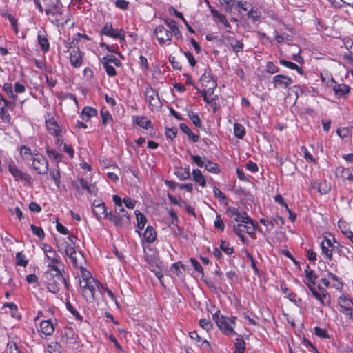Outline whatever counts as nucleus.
<instances>
[{
    "instance_id": "nucleus-43",
    "label": "nucleus",
    "mask_w": 353,
    "mask_h": 353,
    "mask_svg": "<svg viewBox=\"0 0 353 353\" xmlns=\"http://www.w3.org/2000/svg\"><path fill=\"white\" fill-rule=\"evenodd\" d=\"M49 172L56 185L59 188L61 183V174L59 165H56V168L54 169L50 170Z\"/></svg>"
},
{
    "instance_id": "nucleus-60",
    "label": "nucleus",
    "mask_w": 353,
    "mask_h": 353,
    "mask_svg": "<svg viewBox=\"0 0 353 353\" xmlns=\"http://www.w3.org/2000/svg\"><path fill=\"white\" fill-rule=\"evenodd\" d=\"M314 333L318 337L320 338L327 339L330 337L327 330L321 328L319 327H314Z\"/></svg>"
},
{
    "instance_id": "nucleus-37",
    "label": "nucleus",
    "mask_w": 353,
    "mask_h": 353,
    "mask_svg": "<svg viewBox=\"0 0 353 353\" xmlns=\"http://www.w3.org/2000/svg\"><path fill=\"white\" fill-rule=\"evenodd\" d=\"M201 83L205 88H212V83H216V81L211 77L210 74L204 73L200 78Z\"/></svg>"
},
{
    "instance_id": "nucleus-8",
    "label": "nucleus",
    "mask_w": 353,
    "mask_h": 353,
    "mask_svg": "<svg viewBox=\"0 0 353 353\" xmlns=\"http://www.w3.org/2000/svg\"><path fill=\"white\" fill-rule=\"evenodd\" d=\"M307 288L312 296L318 300L322 305H325L326 302L330 301V296L326 288L321 287L320 285H318L317 288H316V285L309 286Z\"/></svg>"
},
{
    "instance_id": "nucleus-15",
    "label": "nucleus",
    "mask_w": 353,
    "mask_h": 353,
    "mask_svg": "<svg viewBox=\"0 0 353 353\" xmlns=\"http://www.w3.org/2000/svg\"><path fill=\"white\" fill-rule=\"evenodd\" d=\"M43 5L45 7V12L47 15H61L62 12L59 6L61 2L59 0H42Z\"/></svg>"
},
{
    "instance_id": "nucleus-45",
    "label": "nucleus",
    "mask_w": 353,
    "mask_h": 353,
    "mask_svg": "<svg viewBox=\"0 0 353 353\" xmlns=\"http://www.w3.org/2000/svg\"><path fill=\"white\" fill-rule=\"evenodd\" d=\"M47 350L50 353H61V345L57 341H51L48 344Z\"/></svg>"
},
{
    "instance_id": "nucleus-31",
    "label": "nucleus",
    "mask_w": 353,
    "mask_h": 353,
    "mask_svg": "<svg viewBox=\"0 0 353 353\" xmlns=\"http://www.w3.org/2000/svg\"><path fill=\"white\" fill-rule=\"evenodd\" d=\"M192 179L201 187L206 186V181L205 176L203 175L201 171L199 169H194L192 171Z\"/></svg>"
},
{
    "instance_id": "nucleus-1",
    "label": "nucleus",
    "mask_w": 353,
    "mask_h": 353,
    "mask_svg": "<svg viewBox=\"0 0 353 353\" xmlns=\"http://www.w3.org/2000/svg\"><path fill=\"white\" fill-rule=\"evenodd\" d=\"M45 276L47 279L48 290L51 293L57 294V296L58 298L60 296L59 292L62 285H64L67 290H70V284L57 265H48V270L45 273Z\"/></svg>"
},
{
    "instance_id": "nucleus-2",
    "label": "nucleus",
    "mask_w": 353,
    "mask_h": 353,
    "mask_svg": "<svg viewBox=\"0 0 353 353\" xmlns=\"http://www.w3.org/2000/svg\"><path fill=\"white\" fill-rule=\"evenodd\" d=\"M57 246L59 252H64L70 258L73 266L85 263V257L81 252L77 251L67 239L61 238L57 240Z\"/></svg>"
},
{
    "instance_id": "nucleus-26",
    "label": "nucleus",
    "mask_w": 353,
    "mask_h": 353,
    "mask_svg": "<svg viewBox=\"0 0 353 353\" xmlns=\"http://www.w3.org/2000/svg\"><path fill=\"white\" fill-rule=\"evenodd\" d=\"M46 128L48 132L53 135L61 133V130L58 123L53 119H49L46 122Z\"/></svg>"
},
{
    "instance_id": "nucleus-33",
    "label": "nucleus",
    "mask_w": 353,
    "mask_h": 353,
    "mask_svg": "<svg viewBox=\"0 0 353 353\" xmlns=\"http://www.w3.org/2000/svg\"><path fill=\"white\" fill-rule=\"evenodd\" d=\"M46 152L50 159L56 161L57 165H58V163L62 161L63 157V154L59 153L55 150L50 148L49 146H46Z\"/></svg>"
},
{
    "instance_id": "nucleus-47",
    "label": "nucleus",
    "mask_w": 353,
    "mask_h": 353,
    "mask_svg": "<svg viewBox=\"0 0 353 353\" xmlns=\"http://www.w3.org/2000/svg\"><path fill=\"white\" fill-rule=\"evenodd\" d=\"M247 15L248 17L253 22L259 21L261 17V12H259L257 9H254L253 7H251L248 10Z\"/></svg>"
},
{
    "instance_id": "nucleus-35",
    "label": "nucleus",
    "mask_w": 353,
    "mask_h": 353,
    "mask_svg": "<svg viewBox=\"0 0 353 353\" xmlns=\"http://www.w3.org/2000/svg\"><path fill=\"white\" fill-rule=\"evenodd\" d=\"M180 129L186 134L188 137L194 142L196 143L199 141V135L194 134L192 132V130L189 128V127L185 123L179 124Z\"/></svg>"
},
{
    "instance_id": "nucleus-25",
    "label": "nucleus",
    "mask_w": 353,
    "mask_h": 353,
    "mask_svg": "<svg viewBox=\"0 0 353 353\" xmlns=\"http://www.w3.org/2000/svg\"><path fill=\"white\" fill-rule=\"evenodd\" d=\"M164 23L169 28V30L174 34L175 37H178V35H180V37H181V31L174 20L167 18L164 20Z\"/></svg>"
},
{
    "instance_id": "nucleus-58",
    "label": "nucleus",
    "mask_w": 353,
    "mask_h": 353,
    "mask_svg": "<svg viewBox=\"0 0 353 353\" xmlns=\"http://www.w3.org/2000/svg\"><path fill=\"white\" fill-rule=\"evenodd\" d=\"M188 153L189 154L190 158L192 161L200 168H202L205 165V162L202 160L201 157L199 155L192 154L189 150H188Z\"/></svg>"
},
{
    "instance_id": "nucleus-4",
    "label": "nucleus",
    "mask_w": 353,
    "mask_h": 353,
    "mask_svg": "<svg viewBox=\"0 0 353 353\" xmlns=\"http://www.w3.org/2000/svg\"><path fill=\"white\" fill-rule=\"evenodd\" d=\"M109 215V221L115 226L129 228L131 223L130 216L123 205L119 208L114 207V212H110Z\"/></svg>"
},
{
    "instance_id": "nucleus-27",
    "label": "nucleus",
    "mask_w": 353,
    "mask_h": 353,
    "mask_svg": "<svg viewBox=\"0 0 353 353\" xmlns=\"http://www.w3.org/2000/svg\"><path fill=\"white\" fill-rule=\"evenodd\" d=\"M174 174L181 181L190 179V172L189 165L185 168H176Z\"/></svg>"
},
{
    "instance_id": "nucleus-48",
    "label": "nucleus",
    "mask_w": 353,
    "mask_h": 353,
    "mask_svg": "<svg viewBox=\"0 0 353 353\" xmlns=\"http://www.w3.org/2000/svg\"><path fill=\"white\" fill-rule=\"evenodd\" d=\"M101 61H106L108 63H113L114 65L119 67L121 65V62L114 55L108 54L103 57Z\"/></svg>"
},
{
    "instance_id": "nucleus-10",
    "label": "nucleus",
    "mask_w": 353,
    "mask_h": 353,
    "mask_svg": "<svg viewBox=\"0 0 353 353\" xmlns=\"http://www.w3.org/2000/svg\"><path fill=\"white\" fill-rule=\"evenodd\" d=\"M101 34L113 39H118L121 41H125V31L121 29H114L112 25L110 23H106L101 29Z\"/></svg>"
},
{
    "instance_id": "nucleus-23",
    "label": "nucleus",
    "mask_w": 353,
    "mask_h": 353,
    "mask_svg": "<svg viewBox=\"0 0 353 353\" xmlns=\"http://www.w3.org/2000/svg\"><path fill=\"white\" fill-rule=\"evenodd\" d=\"M84 263H79L78 266H74L76 268H79L81 270V277L79 280V284L86 283L87 281H91V279H95L91 274V273L87 270L83 266Z\"/></svg>"
},
{
    "instance_id": "nucleus-21",
    "label": "nucleus",
    "mask_w": 353,
    "mask_h": 353,
    "mask_svg": "<svg viewBox=\"0 0 353 353\" xmlns=\"http://www.w3.org/2000/svg\"><path fill=\"white\" fill-rule=\"evenodd\" d=\"M305 274L307 279L305 285L307 287L316 285V280L318 278V276L316 274L313 270L310 269L309 265H306V268L305 269Z\"/></svg>"
},
{
    "instance_id": "nucleus-54",
    "label": "nucleus",
    "mask_w": 353,
    "mask_h": 353,
    "mask_svg": "<svg viewBox=\"0 0 353 353\" xmlns=\"http://www.w3.org/2000/svg\"><path fill=\"white\" fill-rule=\"evenodd\" d=\"M101 63L109 77H114L117 75V71L111 64L108 63L106 61H101Z\"/></svg>"
},
{
    "instance_id": "nucleus-44",
    "label": "nucleus",
    "mask_w": 353,
    "mask_h": 353,
    "mask_svg": "<svg viewBox=\"0 0 353 353\" xmlns=\"http://www.w3.org/2000/svg\"><path fill=\"white\" fill-rule=\"evenodd\" d=\"M203 167H205V168L211 173L219 174L221 172L219 165L216 163H214L209 160L206 161Z\"/></svg>"
},
{
    "instance_id": "nucleus-51",
    "label": "nucleus",
    "mask_w": 353,
    "mask_h": 353,
    "mask_svg": "<svg viewBox=\"0 0 353 353\" xmlns=\"http://www.w3.org/2000/svg\"><path fill=\"white\" fill-rule=\"evenodd\" d=\"M247 229V224L245 223H238L232 225V230L236 234H243Z\"/></svg>"
},
{
    "instance_id": "nucleus-40",
    "label": "nucleus",
    "mask_w": 353,
    "mask_h": 353,
    "mask_svg": "<svg viewBox=\"0 0 353 353\" xmlns=\"http://www.w3.org/2000/svg\"><path fill=\"white\" fill-rule=\"evenodd\" d=\"M234 134L236 138L243 139L245 134V129L244 126L241 123H235L234 124Z\"/></svg>"
},
{
    "instance_id": "nucleus-52",
    "label": "nucleus",
    "mask_w": 353,
    "mask_h": 353,
    "mask_svg": "<svg viewBox=\"0 0 353 353\" xmlns=\"http://www.w3.org/2000/svg\"><path fill=\"white\" fill-rule=\"evenodd\" d=\"M32 233L36 235L40 240H43L45 237V233L42 228L32 224L30 225Z\"/></svg>"
},
{
    "instance_id": "nucleus-28",
    "label": "nucleus",
    "mask_w": 353,
    "mask_h": 353,
    "mask_svg": "<svg viewBox=\"0 0 353 353\" xmlns=\"http://www.w3.org/2000/svg\"><path fill=\"white\" fill-rule=\"evenodd\" d=\"M97 115V110L90 106L84 107L81 113V117L86 121H88L91 117H96Z\"/></svg>"
},
{
    "instance_id": "nucleus-56",
    "label": "nucleus",
    "mask_w": 353,
    "mask_h": 353,
    "mask_svg": "<svg viewBox=\"0 0 353 353\" xmlns=\"http://www.w3.org/2000/svg\"><path fill=\"white\" fill-rule=\"evenodd\" d=\"M67 310L70 311V312L77 319L82 320V316L79 314V312L72 306L71 303L68 301L65 303Z\"/></svg>"
},
{
    "instance_id": "nucleus-62",
    "label": "nucleus",
    "mask_w": 353,
    "mask_h": 353,
    "mask_svg": "<svg viewBox=\"0 0 353 353\" xmlns=\"http://www.w3.org/2000/svg\"><path fill=\"white\" fill-rule=\"evenodd\" d=\"M101 116L102 118L103 125H107L110 121L112 120V117L108 111H101Z\"/></svg>"
},
{
    "instance_id": "nucleus-36",
    "label": "nucleus",
    "mask_w": 353,
    "mask_h": 353,
    "mask_svg": "<svg viewBox=\"0 0 353 353\" xmlns=\"http://www.w3.org/2000/svg\"><path fill=\"white\" fill-rule=\"evenodd\" d=\"M133 121H135L138 125L144 129L152 128L151 121L146 117L136 116L133 117Z\"/></svg>"
},
{
    "instance_id": "nucleus-11",
    "label": "nucleus",
    "mask_w": 353,
    "mask_h": 353,
    "mask_svg": "<svg viewBox=\"0 0 353 353\" xmlns=\"http://www.w3.org/2000/svg\"><path fill=\"white\" fill-rule=\"evenodd\" d=\"M338 303L341 312L353 321V301L345 295L340 296Z\"/></svg>"
},
{
    "instance_id": "nucleus-17",
    "label": "nucleus",
    "mask_w": 353,
    "mask_h": 353,
    "mask_svg": "<svg viewBox=\"0 0 353 353\" xmlns=\"http://www.w3.org/2000/svg\"><path fill=\"white\" fill-rule=\"evenodd\" d=\"M332 241H334V236L331 238L325 237L321 243V249L324 258L327 260L332 259V254L331 251Z\"/></svg>"
},
{
    "instance_id": "nucleus-57",
    "label": "nucleus",
    "mask_w": 353,
    "mask_h": 353,
    "mask_svg": "<svg viewBox=\"0 0 353 353\" xmlns=\"http://www.w3.org/2000/svg\"><path fill=\"white\" fill-rule=\"evenodd\" d=\"M22 351L17 346L14 342H8L6 350V353H21Z\"/></svg>"
},
{
    "instance_id": "nucleus-49",
    "label": "nucleus",
    "mask_w": 353,
    "mask_h": 353,
    "mask_svg": "<svg viewBox=\"0 0 353 353\" xmlns=\"http://www.w3.org/2000/svg\"><path fill=\"white\" fill-rule=\"evenodd\" d=\"M3 90L6 92L8 97L12 99L14 101H16L17 99V96L14 94L13 91V87L12 85L10 83H6L3 85Z\"/></svg>"
},
{
    "instance_id": "nucleus-3",
    "label": "nucleus",
    "mask_w": 353,
    "mask_h": 353,
    "mask_svg": "<svg viewBox=\"0 0 353 353\" xmlns=\"http://www.w3.org/2000/svg\"><path fill=\"white\" fill-rule=\"evenodd\" d=\"M212 318L216 323L219 329L223 334L228 336H235L237 334L234 330L236 317H228L223 315H221L219 314V311H217L212 315Z\"/></svg>"
},
{
    "instance_id": "nucleus-59",
    "label": "nucleus",
    "mask_w": 353,
    "mask_h": 353,
    "mask_svg": "<svg viewBox=\"0 0 353 353\" xmlns=\"http://www.w3.org/2000/svg\"><path fill=\"white\" fill-rule=\"evenodd\" d=\"M214 226L216 229L220 230L221 232L224 230L225 225L221 217V215L217 214L214 222Z\"/></svg>"
},
{
    "instance_id": "nucleus-16",
    "label": "nucleus",
    "mask_w": 353,
    "mask_h": 353,
    "mask_svg": "<svg viewBox=\"0 0 353 353\" xmlns=\"http://www.w3.org/2000/svg\"><path fill=\"white\" fill-rule=\"evenodd\" d=\"M8 170L16 181H23L28 183H31L32 178L30 175L28 173L22 172L14 163H10L8 165Z\"/></svg>"
},
{
    "instance_id": "nucleus-53",
    "label": "nucleus",
    "mask_w": 353,
    "mask_h": 353,
    "mask_svg": "<svg viewBox=\"0 0 353 353\" xmlns=\"http://www.w3.org/2000/svg\"><path fill=\"white\" fill-rule=\"evenodd\" d=\"M28 261L26 260V256L21 252L16 254V264L19 266L26 267L28 265Z\"/></svg>"
},
{
    "instance_id": "nucleus-9",
    "label": "nucleus",
    "mask_w": 353,
    "mask_h": 353,
    "mask_svg": "<svg viewBox=\"0 0 353 353\" xmlns=\"http://www.w3.org/2000/svg\"><path fill=\"white\" fill-rule=\"evenodd\" d=\"M32 166L39 174H46L48 171V163L47 159L42 155L37 154L32 157Z\"/></svg>"
},
{
    "instance_id": "nucleus-7",
    "label": "nucleus",
    "mask_w": 353,
    "mask_h": 353,
    "mask_svg": "<svg viewBox=\"0 0 353 353\" xmlns=\"http://www.w3.org/2000/svg\"><path fill=\"white\" fill-rule=\"evenodd\" d=\"M154 35L156 37L159 43L163 46L165 43H168V44L171 43L174 34L163 25H159L154 30Z\"/></svg>"
},
{
    "instance_id": "nucleus-32",
    "label": "nucleus",
    "mask_w": 353,
    "mask_h": 353,
    "mask_svg": "<svg viewBox=\"0 0 353 353\" xmlns=\"http://www.w3.org/2000/svg\"><path fill=\"white\" fill-rule=\"evenodd\" d=\"M216 83H212V88H204L203 90L201 91V94L203 98V101L206 103L209 104L212 102V98L210 99L208 96L213 94L214 89L216 88Z\"/></svg>"
},
{
    "instance_id": "nucleus-39",
    "label": "nucleus",
    "mask_w": 353,
    "mask_h": 353,
    "mask_svg": "<svg viewBox=\"0 0 353 353\" xmlns=\"http://www.w3.org/2000/svg\"><path fill=\"white\" fill-rule=\"evenodd\" d=\"M74 339V332L71 328H65L61 334V341L65 343H71Z\"/></svg>"
},
{
    "instance_id": "nucleus-55",
    "label": "nucleus",
    "mask_w": 353,
    "mask_h": 353,
    "mask_svg": "<svg viewBox=\"0 0 353 353\" xmlns=\"http://www.w3.org/2000/svg\"><path fill=\"white\" fill-rule=\"evenodd\" d=\"M101 295H103L105 292L108 294V296L110 298L111 300L116 301V296L112 292L111 290H110L107 286H104L101 283V286L99 287V292Z\"/></svg>"
},
{
    "instance_id": "nucleus-14",
    "label": "nucleus",
    "mask_w": 353,
    "mask_h": 353,
    "mask_svg": "<svg viewBox=\"0 0 353 353\" xmlns=\"http://www.w3.org/2000/svg\"><path fill=\"white\" fill-rule=\"evenodd\" d=\"M73 49L69 52V60L70 65L74 68H79L83 63L84 52L79 47H73Z\"/></svg>"
},
{
    "instance_id": "nucleus-42",
    "label": "nucleus",
    "mask_w": 353,
    "mask_h": 353,
    "mask_svg": "<svg viewBox=\"0 0 353 353\" xmlns=\"http://www.w3.org/2000/svg\"><path fill=\"white\" fill-rule=\"evenodd\" d=\"M212 14L213 17L216 18L217 20L221 23L224 25L225 27L228 28L230 29L231 28V26H230V23L228 22L226 17L224 14L220 13L219 12H218L216 10H212Z\"/></svg>"
},
{
    "instance_id": "nucleus-38",
    "label": "nucleus",
    "mask_w": 353,
    "mask_h": 353,
    "mask_svg": "<svg viewBox=\"0 0 353 353\" xmlns=\"http://www.w3.org/2000/svg\"><path fill=\"white\" fill-rule=\"evenodd\" d=\"M235 350L234 353H243L245 350V342L243 339V337L239 335L235 339L234 343Z\"/></svg>"
},
{
    "instance_id": "nucleus-5",
    "label": "nucleus",
    "mask_w": 353,
    "mask_h": 353,
    "mask_svg": "<svg viewBox=\"0 0 353 353\" xmlns=\"http://www.w3.org/2000/svg\"><path fill=\"white\" fill-rule=\"evenodd\" d=\"M100 286L101 283L97 279H91V281L80 284L82 295L87 302L92 303L96 300L97 292H99Z\"/></svg>"
},
{
    "instance_id": "nucleus-46",
    "label": "nucleus",
    "mask_w": 353,
    "mask_h": 353,
    "mask_svg": "<svg viewBox=\"0 0 353 353\" xmlns=\"http://www.w3.org/2000/svg\"><path fill=\"white\" fill-rule=\"evenodd\" d=\"M220 249L228 255H230L234 252L233 246L225 240L220 241Z\"/></svg>"
},
{
    "instance_id": "nucleus-61",
    "label": "nucleus",
    "mask_w": 353,
    "mask_h": 353,
    "mask_svg": "<svg viewBox=\"0 0 353 353\" xmlns=\"http://www.w3.org/2000/svg\"><path fill=\"white\" fill-rule=\"evenodd\" d=\"M256 221L253 220V224H247V229L245 230V232L249 234L252 239L256 238Z\"/></svg>"
},
{
    "instance_id": "nucleus-19",
    "label": "nucleus",
    "mask_w": 353,
    "mask_h": 353,
    "mask_svg": "<svg viewBox=\"0 0 353 353\" xmlns=\"http://www.w3.org/2000/svg\"><path fill=\"white\" fill-rule=\"evenodd\" d=\"M224 39L234 52L238 53L243 50L244 44L242 41L238 40L232 36H225Z\"/></svg>"
},
{
    "instance_id": "nucleus-50",
    "label": "nucleus",
    "mask_w": 353,
    "mask_h": 353,
    "mask_svg": "<svg viewBox=\"0 0 353 353\" xmlns=\"http://www.w3.org/2000/svg\"><path fill=\"white\" fill-rule=\"evenodd\" d=\"M79 39H77L76 37L68 39L67 41H65L67 51L69 52L73 49V47H79Z\"/></svg>"
},
{
    "instance_id": "nucleus-64",
    "label": "nucleus",
    "mask_w": 353,
    "mask_h": 353,
    "mask_svg": "<svg viewBox=\"0 0 353 353\" xmlns=\"http://www.w3.org/2000/svg\"><path fill=\"white\" fill-rule=\"evenodd\" d=\"M199 325L206 331H209L212 328V323L206 319H200Z\"/></svg>"
},
{
    "instance_id": "nucleus-6",
    "label": "nucleus",
    "mask_w": 353,
    "mask_h": 353,
    "mask_svg": "<svg viewBox=\"0 0 353 353\" xmlns=\"http://www.w3.org/2000/svg\"><path fill=\"white\" fill-rule=\"evenodd\" d=\"M226 214L230 219H233L239 223L253 224V219L248 215V213L240 210L237 208L228 207L226 210Z\"/></svg>"
},
{
    "instance_id": "nucleus-34",
    "label": "nucleus",
    "mask_w": 353,
    "mask_h": 353,
    "mask_svg": "<svg viewBox=\"0 0 353 353\" xmlns=\"http://www.w3.org/2000/svg\"><path fill=\"white\" fill-rule=\"evenodd\" d=\"M335 94L338 97H343L350 92V87L345 84H336L333 86Z\"/></svg>"
},
{
    "instance_id": "nucleus-30",
    "label": "nucleus",
    "mask_w": 353,
    "mask_h": 353,
    "mask_svg": "<svg viewBox=\"0 0 353 353\" xmlns=\"http://www.w3.org/2000/svg\"><path fill=\"white\" fill-rule=\"evenodd\" d=\"M50 252L46 254L48 259L50 261V263L48 265H56L57 264H59L61 265H63L60 257L57 254L56 251L53 248H49Z\"/></svg>"
},
{
    "instance_id": "nucleus-24",
    "label": "nucleus",
    "mask_w": 353,
    "mask_h": 353,
    "mask_svg": "<svg viewBox=\"0 0 353 353\" xmlns=\"http://www.w3.org/2000/svg\"><path fill=\"white\" fill-rule=\"evenodd\" d=\"M157 238L155 230L152 226H147L143 234V239L145 241L151 243H153Z\"/></svg>"
},
{
    "instance_id": "nucleus-12",
    "label": "nucleus",
    "mask_w": 353,
    "mask_h": 353,
    "mask_svg": "<svg viewBox=\"0 0 353 353\" xmlns=\"http://www.w3.org/2000/svg\"><path fill=\"white\" fill-rule=\"evenodd\" d=\"M145 100L148 103L152 110L159 108L161 103L159 99V93L151 87L147 88L145 92Z\"/></svg>"
},
{
    "instance_id": "nucleus-13",
    "label": "nucleus",
    "mask_w": 353,
    "mask_h": 353,
    "mask_svg": "<svg viewBox=\"0 0 353 353\" xmlns=\"http://www.w3.org/2000/svg\"><path fill=\"white\" fill-rule=\"evenodd\" d=\"M92 207V212L98 221L105 219H108L109 220V212H107V209L103 201L94 200Z\"/></svg>"
},
{
    "instance_id": "nucleus-18",
    "label": "nucleus",
    "mask_w": 353,
    "mask_h": 353,
    "mask_svg": "<svg viewBox=\"0 0 353 353\" xmlns=\"http://www.w3.org/2000/svg\"><path fill=\"white\" fill-rule=\"evenodd\" d=\"M272 82L275 88H287L292 83V79L288 76L278 74L273 77Z\"/></svg>"
},
{
    "instance_id": "nucleus-29",
    "label": "nucleus",
    "mask_w": 353,
    "mask_h": 353,
    "mask_svg": "<svg viewBox=\"0 0 353 353\" xmlns=\"http://www.w3.org/2000/svg\"><path fill=\"white\" fill-rule=\"evenodd\" d=\"M40 329L46 335H51L54 331V325L49 320L42 321L40 323Z\"/></svg>"
},
{
    "instance_id": "nucleus-41",
    "label": "nucleus",
    "mask_w": 353,
    "mask_h": 353,
    "mask_svg": "<svg viewBox=\"0 0 353 353\" xmlns=\"http://www.w3.org/2000/svg\"><path fill=\"white\" fill-rule=\"evenodd\" d=\"M279 63L281 65H282L286 68H288L292 70H296L300 74H303V70L302 69V68L299 67V65H297L296 63H294L293 62L286 61L284 59H281L279 61Z\"/></svg>"
},
{
    "instance_id": "nucleus-20",
    "label": "nucleus",
    "mask_w": 353,
    "mask_h": 353,
    "mask_svg": "<svg viewBox=\"0 0 353 353\" xmlns=\"http://www.w3.org/2000/svg\"><path fill=\"white\" fill-rule=\"evenodd\" d=\"M37 41L43 53H46L50 50V43L46 37V32H39L37 34Z\"/></svg>"
},
{
    "instance_id": "nucleus-22",
    "label": "nucleus",
    "mask_w": 353,
    "mask_h": 353,
    "mask_svg": "<svg viewBox=\"0 0 353 353\" xmlns=\"http://www.w3.org/2000/svg\"><path fill=\"white\" fill-rule=\"evenodd\" d=\"M134 213L136 215L137 222V229L136 230V232L138 233L139 236H141V230L144 228L147 221V219L143 213L140 212L139 210H136Z\"/></svg>"
},
{
    "instance_id": "nucleus-63",
    "label": "nucleus",
    "mask_w": 353,
    "mask_h": 353,
    "mask_svg": "<svg viewBox=\"0 0 353 353\" xmlns=\"http://www.w3.org/2000/svg\"><path fill=\"white\" fill-rule=\"evenodd\" d=\"M235 5L237 8L243 11H248V10L251 8L250 3L243 0L238 1L237 2L235 1Z\"/></svg>"
}]
</instances>
